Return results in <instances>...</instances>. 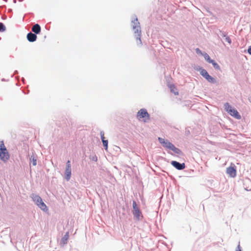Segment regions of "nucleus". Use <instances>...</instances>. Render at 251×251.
Listing matches in <instances>:
<instances>
[{"mask_svg":"<svg viewBox=\"0 0 251 251\" xmlns=\"http://www.w3.org/2000/svg\"><path fill=\"white\" fill-rule=\"evenodd\" d=\"M132 26L133 30L135 34V37L136 38L137 44L141 45L142 42L141 40V30L140 23L138 22V19L135 18L132 21Z\"/></svg>","mask_w":251,"mask_h":251,"instance_id":"obj_1","label":"nucleus"},{"mask_svg":"<svg viewBox=\"0 0 251 251\" xmlns=\"http://www.w3.org/2000/svg\"><path fill=\"white\" fill-rule=\"evenodd\" d=\"M158 140L164 147L172 150L176 153L178 154L180 152V151L178 148L175 147L173 144L167 140H165L161 137H158Z\"/></svg>","mask_w":251,"mask_h":251,"instance_id":"obj_2","label":"nucleus"},{"mask_svg":"<svg viewBox=\"0 0 251 251\" xmlns=\"http://www.w3.org/2000/svg\"><path fill=\"white\" fill-rule=\"evenodd\" d=\"M31 198L33 201L36 203L37 205L42 210L44 211H47L48 210L47 206L43 201L42 198L40 196L37 195L32 194Z\"/></svg>","mask_w":251,"mask_h":251,"instance_id":"obj_3","label":"nucleus"},{"mask_svg":"<svg viewBox=\"0 0 251 251\" xmlns=\"http://www.w3.org/2000/svg\"><path fill=\"white\" fill-rule=\"evenodd\" d=\"M0 158L4 162L9 159V153L2 141L0 142Z\"/></svg>","mask_w":251,"mask_h":251,"instance_id":"obj_4","label":"nucleus"},{"mask_svg":"<svg viewBox=\"0 0 251 251\" xmlns=\"http://www.w3.org/2000/svg\"><path fill=\"white\" fill-rule=\"evenodd\" d=\"M224 107L226 111H227L231 116L237 119H240L241 118V116L238 112L236 109L232 108L228 102H226L224 104Z\"/></svg>","mask_w":251,"mask_h":251,"instance_id":"obj_5","label":"nucleus"},{"mask_svg":"<svg viewBox=\"0 0 251 251\" xmlns=\"http://www.w3.org/2000/svg\"><path fill=\"white\" fill-rule=\"evenodd\" d=\"M137 117L139 120L143 119V121L145 122L150 119V115L146 109H141L137 113Z\"/></svg>","mask_w":251,"mask_h":251,"instance_id":"obj_6","label":"nucleus"},{"mask_svg":"<svg viewBox=\"0 0 251 251\" xmlns=\"http://www.w3.org/2000/svg\"><path fill=\"white\" fill-rule=\"evenodd\" d=\"M226 172L231 177L234 178L236 176V170L234 167L230 166L227 168Z\"/></svg>","mask_w":251,"mask_h":251,"instance_id":"obj_7","label":"nucleus"},{"mask_svg":"<svg viewBox=\"0 0 251 251\" xmlns=\"http://www.w3.org/2000/svg\"><path fill=\"white\" fill-rule=\"evenodd\" d=\"M171 164L174 167H175L176 168L179 170H183L185 167V165L184 163L180 164L179 162L176 161H172L171 162Z\"/></svg>","mask_w":251,"mask_h":251,"instance_id":"obj_8","label":"nucleus"},{"mask_svg":"<svg viewBox=\"0 0 251 251\" xmlns=\"http://www.w3.org/2000/svg\"><path fill=\"white\" fill-rule=\"evenodd\" d=\"M27 39L30 42H34L36 40L37 36L36 34L29 32L27 35Z\"/></svg>","mask_w":251,"mask_h":251,"instance_id":"obj_9","label":"nucleus"},{"mask_svg":"<svg viewBox=\"0 0 251 251\" xmlns=\"http://www.w3.org/2000/svg\"><path fill=\"white\" fill-rule=\"evenodd\" d=\"M71 176V168H66L65 170V178L69 180Z\"/></svg>","mask_w":251,"mask_h":251,"instance_id":"obj_10","label":"nucleus"},{"mask_svg":"<svg viewBox=\"0 0 251 251\" xmlns=\"http://www.w3.org/2000/svg\"><path fill=\"white\" fill-rule=\"evenodd\" d=\"M32 31L36 34H38L41 31V27L39 25L35 24L32 27Z\"/></svg>","mask_w":251,"mask_h":251,"instance_id":"obj_11","label":"nucleus"},{"mask_svg":"<svg viewBox=\"0 0 251 251\" xmlns=\"http://www.w3.org/2000/svg\"><path fill=\"white\" fill-rule=\"evenodd\" d=\"M141 214L139 209L138 207H136L135 208H133V214L138 219H139L140 214Z\"/></svg>","mask_w":251,"mask_h":251,"instance_id":"obj_12","label":"nucleus"},{"mask_svg":"<svg viewBox=\"0 0 251 251\" xmlns=\"http://www.w3.org/2000/svg\"><path fill=\"white\" fill-rule=\"evenodd\" d=\"M170 88L171 91L172 93H173L175 95H178V92L177 91V89L174 85H173V84L170 85Z\"/></svg>","mask_w":251,"mask_h":251,"instance_id":"obj_13","label":"nucleus"},{"mask_svg":"<svg viewBox=\"0 0 251 251\" xmlns=\"http://www.w3.org/2000/svg\"><path fill=\"white\" fill-rule=\"evenodd\" d=\"M209 63H211L215 69H220L219 65L214 60H212L211 61H210V62Z\"/></svg>","mask_w":251,"mask_h":251,"instance_id":"obj_14","label":"nucleus"},{"mask_svg":"<svg viewBox=\"0 0 251 251\" xmlns=\"http://www.w3.org/2000/svg\"><path fill=\"white\" fill-rule=\"evenodd\" d=\"M207 81H208L210 82H214L215 80L214 78L210 76L209 75L206 76V77L205 78Z\"/></svg>","mask_w":251,"mask_h":251,"instance_id":"obj_15","label":"nucleus"},{"mask_svg":"<svg viewBox=\"0 0 251 251\" xmlns=\"http://www.w3.org/2000/svg\"><path fill=\"white\" fill-rule=\"evenodd\" d=\"M203 56L204 58V59L206 60L207 62H208L209 63L210 62V61L212 60V59H210L209 55L206 53H204L203 54Z\"/></svg>","mask_w":251,"mask_h":251,"instance_id":"obj_16","label":"nucleus"},{"mask_svg":"<svg viewBox=\"0 0 251 251\" xmlns=\"http://www.w3.org/2000/svg\"><path fill=\"white\" fill-rule=\"evenodd\" d=\"M200 73H201V75L202 76H203L204 78H205L206 77V76L209 75L208 73H207V72L204 69H202L201 70Z\"/></svg>","mask_w":251,"mask_h":251,"instance_id":"obj_17","label":"nucleus"},{"mask_svg":"<svg viewBox=\"0 0 251 251\" xmlns=\"http://www.w3.org/2000/svg\"><path fill=\"white\" fill-rule=\"evenodd\" d=\"M6 29V27L2 23H0V31L3 32Z\"/></svg>","mask_w":251,"mask_h":251,"instance_id":"obj_18","label":"nucleus"},{"mask_svg":"<svg viewBox=\"0 0 251 251\" xmlns=\"http://www.w3.org/2000/svg\"><path fill=\"white\" fill-rule=\"evenodd\" d=\"M102 142L103 146L105 148V150H107V149H108V141L107 140H103V141Z\"/></svg>","mask_w":251,"mask_h":251,"instance_id":"obj_19","label":"nucleus"},{"mask_svg":"<svg viewBox=\"0 0 251 251\" xmlns=\"http://www.w3.org/2000/svg\"><path fill=\"white\" fill-rule=\"evenodd\" d=\"M31 162H32V165L33 166L36 165V164H37V161H36V159L34 157H33L32 158V159H31Z\"/></svg>","mask_w":251,"mask_h":251,"instance_id":"obj_20","label":"nucleus"},{"mask_svg":"<svg viewBox=\"0 0 251 251\" xmlns=\"http://www.w3.org/2000/svg\"><path fill=\"white\" fill-rule=\"evenodd\" d=\"M196 52L198 54H200L202 55H203V53H202L201 50L199 49H198V48L196 49Z\"/></svg>","mask_w":251,"mask_h":251,"instance_id":"obj_21","label":"nucleus"},{"mask_svg":"<svg viewBox=\"0 0 251 251\" xmlns=\"http://www.w3.org/2000/svg\"><path fill=\"white\" fill-rule=\"evenodd\" d=\"M100 137H101V140H102V141H103V140H104V133L103 131H101L100 132Z\"/></svg>","mask_w":251,"mask_h":251,"instance_id":"obj_22","label":"nucleus"},{"mask_svg":"<svg viewBox=\"0 0 251 251\" xmlns=\"http://www.w3.org/2000/svg\"><path fill=\"white\" fill-rule=\"evenodd\" d=\"M236 251H241V247L240 245V243H239L238 245L237 246V247L236 249Z\"/></svg>","mask_w":251,"mask_h":251,"instance_id":"obj_23","label":"nucleus"},{"mask_svg":"<svg viewBox=\"0 0 251 251\" xmlns=\"http://www.w3.org/2000/svg\"><path fill=\"white\" fill-rule=\"evenodd\" d=\"M66 168H71V162L68 160L67 162Z\"/></svg>","mask_w":251,"mask_h":251,"instance_id":"obj_24","label":"nucleus"},{"mask_svg":"<svg viewBox=\"0 0 251 251\" xmlns=\"http://www.w3.org/2000/svg\"><path fill=\"white\" fill-rule=\"evenodd\" d=\"M226 42H227L229 44H230L231 42V39H230L229 37H226Z\"/></svg>","mask_w":251,"mask_h":251,"instance_id":"obj_25","label":"nucleus"},{"mask_svg":"<svg viewBox=\"0 0 251 251\" xmlns=\"http://www.w3.org/2000/svg\"><path fill=\"white\" fill-rule=\"evenodd\" d=\"M136 207H138L136 202L135 201H133V208H135Z\"/></svg>","mask_w":251,"mask_h":251,"instance_id":"obj_26","label":"nucleus"},{"mask_svg":"<svg viewBox=\"0 0 251 251\" xmlns=\"http://www.w3.org/2000/svg\"><path fill=\"white\" fill-rule=\"evenodd\" d=\"M68 233H67L65 236L63 238V239H65L66 240H67L68 239Z\"/></svg>","mask_w":251,"mask_h":251,"instance_id":"obj_27","label":"nucleus"},{"mask_svg":"<svg viewBox=\"0 0 251 251\" xmlns=\"http://www.w3.org/2000/svg\"><path fill=\"white\" fill-rule=\"evenodd\" d=\"M248 53L251 55V46L249 47L248 50Z\"/></svg>","mask_w":251,"mask_h":251,"instance_id":"obj_28","label":"nucleus"}]
</instances>
